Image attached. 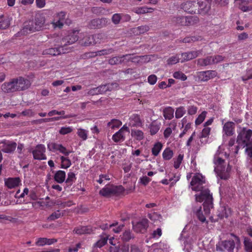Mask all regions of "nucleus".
Instances as JSON below:
<instances>
[{
    "label": "nucleus",
    "mask_w": 252,
    "mask_h": 252,
    "mask_svg": "<svg viewBox=\"0 0 252 252\" xmlns=\"http://www.w3.org/2000/svg\"><path fill=\"white\" fill-rule=\"evenodd\" d=\"M174 110L171 107H165L163 110V115L166 120H171L174 117Z\"/></svg>",
    "instance_id": "obj_30"
},
{
    "label": "nucleus",
    "mask_w": 252,
    "mask_h": 252,
    "mask_svg": "<svg viewBox=\"0 0 252 252\" xmlns=\"http://www.w3.org/2000/svg\"><path fill=\"white\" fill-rule=\"evenodd\" d=\"M60 159L61 160V168L67 169L71 166V162L68 158L62 156H61Z\"/></svg>",
    "instance_id": "obj_37"
},
{
    "label": "nucleus",
    "mask_w": 252,
    "mask_h": 252,
    "mask_svg": "<svg viewBox=\"0 0 252 252\" xmlns=\"http://www.w3.org/2000/svg\"><path fill=\"white\" fill-rule=\"evenodd\" d=\"M211 128L205 127L202 130L201 134V138H206L209 136L210 133Z\"/></svg>",
    "instance_id": "obj_63"
},
{
    "label": "nucleus",
    "mask_w": 252,
    "mask_h": 252,
    "mask_svg": "<svg viewBox=\"0 0 252 252\" xmlns=\"http://www.w3.org/2000/svg\"><path fill=\"white\" fill-rule=\"evenodd\" d=\"M107 21L105 18H97L91 20L88 27L92 29H100L106 25Z\"/></svg>",
    "instance_id": "obj_16"
},
{
    "label": "nucleus",
    "mask_w": 252,
    "mask_h": 252,
    "mask_svg": "<svg viewBox=\"0 0 252 252\" xmlns=\"http://www.w3.org/2000/svg\"><path fill=\"white\" fill-rule=\"evenodd\" d=\"M173 151L169 148H166L162 153V158L165 160H169L173 157Z\"/></svg>",
    "instance_id": "obj_39"
},
{
    "label": "nucleus",
    "mask_w": 252,
    "mask_h": 252,
    "mask_svg": "<svg viewBox=\"0 0 252 252\" xmlns=\"http://www.w3.org/2000/svg\"><path fill=\"white\" fill-rule=\"evenodd\" d=\"M231 235L234 237V239H229L219 243L216 245L217 251L221 252H233L235 246H237V248L238 246L240 245L241 242L239 237L233 233H231Z\"/></svg>",
    "instance_id": "obj_3"
},
{
    "label": "nucleus",
    "mask_w": 252,
    "mask_h": 252,
    "mask_svg": "<svg viewBox=\"0 0 252 252\" xmlns=\"http://www.w3.org/2000/svg\"><path fill=\"white\" fill-rule=\"evenodd\" d=\"M79 31L77 30H73L69 32L68 34L63 37L60 41V45L62 48H67L68 51H70V49L67 48V46L72 44L77 41L78 39Z\"/></svg>",
    "instance_id": "obj_8"
},
{
    "label": "nucleus",
    "mask_w": 252,
    "mask_h": 252,
    "mask_svg": "<svg viewBox=\"0 0 252 252\" xmlns=\"http://www.w3.org/2000/svg\"><path fill=\"white\" fill-rule=\"evenodd\" d=\"M149 30V27L148 26H141L135 28L134 32L137 34H143Z\"/></svg>",
    "instance_id": "obj_52"
},
{
    "label": "nucleus",
    "mask_w": 252,
    "mask_h": 252,
    "mask_svg": "<svg viewBox=\"0 0 252 252\" xmlns=\"http://www.w3.org/2000/svg\"><path fill=\"white\" fill-rule=\"evenodd\" d=\"M186 110L184 106H180L176 109L175 111V117L180 119L186 113Z\"/></svg>",
    "instance_id": "obj_49"
},
{
    "label": "nucleus",
    "mask_w": 252,
    "mask_h": 252,
    "mask_svg": "<svg viewBox=\"0 0 252 252\" xmlns=\"http://www.w3.org/2000/svg\"><path fill=\"white\" fill-rule=\"evenodd\" d=\"M175 21L179 25L188 26L197 23L199 19L197 16H179L175 18Z\"/></svg>",
    "instance_id": "obj_9"
},
{
    "label": "nucleus",
    "mask_w": 252,
    "mask_h": 252,
    "mask_svg": "<svg viewBox=\"0 0 252 252\" xmlns=\"http://www.w3.org/2000/svg\"><path fill=\"white\" fill-rule=\"evenodd\" d=\"M205 183L204 177L200 173H196L192 177L190 183L191 189L195 191H201L198 195H195L196 200L203 202V209L206 215H209L211 209L213 207V196L208 189H203V185Z\"/></svg>",
    "instance_id": "obj_1"
},
{
    "label": "nucleus",
    "mask_w": 252,
    "mask_h": 252,
    "mask_svg": "<svg viewBox=\"0 0 252 252\" xmlns=\"http://www.w3.org/2000/svg\"><path fill=\"white\" fill-rule=\"evenodd\" d=\"M214 162L216 165L215 171L218 176L223 180H227L229 178V172L231 168L228 165L225 169V161L221 158L216 155L214 158Z\"/></svg>",
    "instance_id": "obj_4"
},
{
    "label": "nucleus",
    "mask_w": 252,
    "mask_h": 252,
    "mask_svg": "<svg viewBox=\"0 0 252 252\" xmlns=\"http://www.w3.org/2000/svg\"><path fill=\"white\" fill-rule=\"evenodd\" d=\"M130 56V54H126L121 56L113 57L109 60L108 63L111 65L119 64L124 62L125 60H126L127 62H139L140 59L147 58V56H136L133 58H131Z\"/></svg>",
    "instance_id": "obj_7"
},
{
    "label": "nucleus",
    "mask_w": 252,
    "mask_h": 252,
    "mask_svg": "<svg viewBox=\"0 0 252 252\" xmlns=\"http://www.w3.org/2000/svg\"><path fill=\"white\" fill-rule=\"evenodd\" d=\"M125 133L118 130L112 136V140L116 143L123 142L125 140Z\"/></svg>",
    "instance_id": "obj_36"
},
{
    "label": "nucleus",
    "mask_w": 252,
    "mask_h": 252,
    "mask_svg": "<svg viewBox=\"0 0 252 252\" xmlns=\"http://www.w3.org/2000/svg\"><path fill=\"white\" fill-rule=\"evenodd\" d=\"M181 8L184 11L190 13H197L204 14L208 12L209 7H207L205 1H199L189 0L183 2L181 5Z\"/></svg>",
    "instance_id": "obj_2"
},
{
    "label": "nucleus",
    "mask_w": 252,
    "mask_h": 252,
    "mask_svg": "<svg viewBox=\"0 0 252 252\" xmlns=\"http://www.w3.org/2000/svg\"><path fill=\"white\" fill-rule=\"evenodd\" d=\"M154 10V9L153 8L143 6L138 8L136 12L138 14H145L152 12Z\"/></svg>",
    "instance_id": "obj_50"
},
{
    "label": "nucleus",
    "mask_w": 252,
    "mask_h": 252,
    "mask_svg": "<svg viewBox=\"0 0 252 252\" xmlns=\"http://www.w3.org/2000/svg\"><path fill=\"white\" fill-rule=\"evenodd\" d=\"M130 124L131 126L142 127L143 122L140 115L136 114H132L130 117Z\"/></svg>",
    "instance_id": "obj_22"
},
{
    "label": "nucleus",
    "mask_w": 252,
    "mask_h": 252,
    "mask_svg": "<svg viewBox=\"0 0 252 252\" xmlns=\"http://www.w3.org/2000/svg\"><path fill=\"white\" fill-rule=\"evenodd\" d=\"M24 30L27 32L29 31L30 32H33L39 31L35 25L33 21H29L25 23Z\"/></svg>",
    "instance_id": "obj_32"
},
{
    "label": "nucleus",
    "mask_w": 252,
    "mask_h": 252,
    "mask_svg": "<svg viewBox=\"0 0 252 252\" xmlns=\"http://www.w3.org/2000/svg\"><path fill=\"white\" fill-rule=\"evenodd\" d=\"M252 136V130L250 129H247L246 127H243L241 131L239 132L237 138V143L238 145L236 146L235 154H237L239 149V147L244 148L249 145L250 142V139Z\"/></svg>",
    "instance_id": "obj_5"
},
{
    "label": "nucleus",
    "mask_w": 252,
    "mask_h": 252,
    "mask_svg": "<svg viewBox=\"0 0 252 252\" xmlns=\"http://www.w3.org/2000/svg\"><path fill=\"white\" fill-rule=\"evenodd\" d=\"M217 75V72L215 70L200 71L198 73L197 75L199 79L203 82L207 81L215 77Z\"/></svg>",
    "instance_id": "obj_13"
},
{
    "label": "nucleus",
    "mask_w": 252,
    "mask_h": 252,
    "mask_svg": "<svg viewBox=\"0 0 252 252\" xmlns=\"http://www.w3.org/2000/svg\"><path fill=\"white\" fill-rule=\"evenodd\" d=\"M45 153L46 148L45 145L41 144H38L32 151L33 158L34 159L38 160H45L47 159Z\"/></svg>",
    "instance_id": "obj_10"
},
{
    "label": "nucleus",
    "mask_w": 252,
    "mask_h": 252,
    "mask_svg": "<svg viewBox=\"0 0 252 252\" xmlns=\"http://www.w3.org/2000/svg\"><path fill=\"white\" fill-rule=\"evenodd\" d=\"M77 134L83 141L87 140L88 138V131L84 129L81 128L77 129Z\"/></svg>",
    "instance_id": "obj_46"
},
{
    "label": "nucleus",
    "mask_w": 252,
    "mask_h": 252,
    "mask_svg": "<svg viewBox=\"0 0 252 252\" xmlns=\"http://www.w3.org/2000/svg\"><path fill=\"white\" fill-rule=\"evenodd\" d=\"M73 131V128L71 126H63L60 130L59 133L62 135H65L71 133Z\"/></svg>",
    "instance_id": "obj_56"
},
{
    "label": "nucleus",
    "mask_w": 252,
    "mask_h": 252,
    "mask_svg": "<svg viewBox=\"0 0 252 252\" xmlns=\"http://www.w3.org/2000/svg\"><path fill=\"white\" fill-rule=\"evenodd\" d=\"M197 64L201 66H206L213 64V56H207L205 58H200L197 60Z\"/></svg>",
    "instance_id": "obj_27"
},
{
    "label": "nucleus",
    "mask_w": 252,
    "mask_h": 252,
    "mask_svg": "<svg viewBox=\"0 0 252 252\" xmlns=\"http://www.w3.org/2000/svg\"><path fill=\"white\" fill-rule=\"evenodd\" d=\"M122 19V13H116L112 16V21L114 24L117 25L119 24Z\"/></svg>",
    "instance_id": "obj_59"
},
{
    "label": "nucleus",
    "mask_w": 252,
    "mask_h": 252,
    "mask_svg": "<svg viewBox=\"0 0 252 252\" xmlns=\"http://www.w3.org/2000/svg\"><path fill=\"white\" fill-rule=\"evenodd\" d=\"M122 125V122L118 119H113L107 123V127L111 130L119 128Z\"/></svg>",
    "instance_id": "obj_33"
},
{
    "label": "nucleus",
    "mask_w": 252,
    "mask_h": 252,
    "mask_svg": "<svg viewBox=\"0 0 252 252\" xmlns=\"http://www.w3.org/2000/svg\"><path fill=\"white\" fill-rule=\"evenodd\" d=\"M161 235L162 230L160 228H157L156 230H154L152 234V237L156 239L159 238Z\"/></svg>",
    "instance_id": "obj_64"
},
{
    "label": "nucleus",
    "mask_w": 252,
    "mask_h": 252,
    "mask_svg": "<svg viewBox=\"0 0 252 252\" xmlns=\"http://www.w3.org/2000/svg\"><path fill=\"white\" fill-rule=\"evenodd\" d=\"M235 124L232 122H227L223 126V132L227 136L233 135L235 133Z\"/></svg>",
    "instance_id": "obj_19"
},
{
    "label": "nucleus",
    "mask_w": 252,
    "mask_h": 252,
    "mask_svg": "<svg viewBox=\"0 0 252 252\" xmlns=\"http://www.w3.org/2000/svg\"><path fill=\"white\" fill-rule=\"evenodd\" d=\"M207 112L203 111L197 118L196 119L195 121V124L196 125L198 126L201 124L205 120L206 117Z\"/></svg>",
    "instance_id": "obj_51"
},
{
    "label": "nucleus",
    "mask_w": 252,
    "mask_h": 252,
    "mask_svg": "<svg viewBox=\"0 0 252 252\" xmlns=\"http://www.w3.org/2000/svg\"><path fill=\"white\" fill-rule=\"evenodd\" d=\"M73 233L78 234H90L93 232L92 227L90 226H79L74 228Z\"/></svg>",
    "instance_id": "obj_20"
},
{
    "label": "nucleus",
    "mask_w": 252,
    "mask_h": 252,
    "mask_svg": "<svg viewBox=\"0 0 252 252\" xmlns=\"http://www.w3.org/2000/svg\"><path fill=\"white\" fill-rule=\"evenodd\" d=\"M20 183L21 180L19 177L9 178L4 180L5 186L9 189L18 187Z\"/></svg>",
    "instance_id": "obj_21"
},
{
    "label": "nucleus",
    "mask_w": 252,
    "mask_h": 252,
    "mask_svg": "<svg viewBox=\"0 0 252 252\" xmlns=\"http://www.w3.org/2000/svg\"><path fill=\"white\" fill-rule=\"evenodd\" d=\"M237 4L239 5V8L243 11L246 12L250 10L251 8L247 5L252 3V0H235Z\"/></svg>",
    "instance_id": "obj_24"
},
{
    "label": "nucleus",
    "mask_w": 252,
    "mask_h": 252,
    "mask_svg": "<svg viewBox=\"0 0 252 252\" xmlns=\"http://www.w3.org/2000/svg\"><path fill=\"white\" fill-rule=\"evenodd\" d=\"M201 40H202L201 36L196 35V36L186 37L183 39L182 42L184 43H191L192 42Z\"/></svg>",
    "instance_id": "obj_47"
},
{
    "label": "nucleus",
    "mask_w": 252,
    "mask_h": 252,
    "mask_svg": "<svg viewBox=\"0 0 252 252\" xmlns=\"http://www.w3.org/2000/svg\"><path fill=\"white\" fill-rule=\"evenodd\" d=\"M114 51L113 48L105 49L96 52V56H102L110 54Z\"/></svg>",
    "instance_id": "obj_55"
},
{
    "label": "nucleus",
    "mask_w": 252,
    "mask_h": 252,
    "mask_svg": "<svg viewBox=\"0 0 252 252\" xmlns=\"http://www.w3.org/2000/svg\"><path fill=\"white\" fill-rule=\"evenodd\" d=\"M35 245L38 247H43L46 245V237H39L35 239Z\"/></svg>",
    "instance_id": "obj_58"
},
{
    "label": "nucleus",
    "mask_w": 252,
    "mask_h": 252,
    "mask_svg": "<svg viewBox=\"0 0 252 252\" xmlns=\"http://www.w3.org/2000/svg\"><path fill=\"white\" fill-rule=\"evenodd\" d=\"M63 212H61L60 210H57L51 214L47 218L49 221H53L58 219L63 216Z\"/></svg>",
    "instance_id": "obj_44"
},
{
    "label": "nucleus",
    "mask_w": 252,
    "mask_h": 252,
    "mask_svg": "<svg viewBox=\"0 0 252 252\" xmlns=\"http://www.w3.org/2000/svg\"><path fill=\"white\" fill-rule=\"evenodd\" d=\"M124 188L122 185L115 186L113 184H107L104 186L99 191V194L105 197L112 196H119L124 193Z\"/></svg>",
    "instance_id": "obj_6"
},
{
    "label": "nucleus",
    "mask_w": 252,
    "mask_h": 252,
    "mask_svg": "<svg viewBox=\"0 0 252 252\" xmlns=\"http://www.w3.org/2000/svg\"><path fill=\"white\" fill-rule=\"evenodd\" d=\"M198 108L194 105H189L188 107V114L189 115H193L197 113Z\"/></svg>",
    "instance_id": "obj_60"
},
{
    "label": "nucleus",
    "mask_w": 252,
    "mask_h": 252,
    "mask_svg": "<svg viewBox=\"0 0 252 252\" xmlns=\"http://www.w3.org/2000/svg\"><path fill=\"white\" fill-rule=\"evenodd\" d=\"M244 245L246 252H252V240L248 237H245Z\"/></svg>",
    "instance_id": "obj_42"
},
{
    "label": "nucleus",
    "mask_w": 252,
    "mask_h": 252,
    "mask_svg": "<svg viewBox=\"0 0 252 252\" xmlns=\"http://www.w3.org/2000/svg\"><path fill=\"white\" fill-rule=\"evenodd\" d=\"M108 236L106 234H102L100 236L99 239L93 245L94 248H101L107 242Z\"/></svg>",
    "instance_id": "obj_26"
},
{
    "label": "nucleus",
    "mask_w": 252,
    "mask_h": 252,
    "mask_svg": "<svg viewBox=\"0 0 252 252\" xmlns=\"http://www.w3.org/2000/svg\"><path fill=\"white\" fill-rule=\"evenodd\" d=\"M131 135L138 141H141L144 138L143 132L139 129H132L131 130Z\"/></svg>",
    "instance_id": "obj_35"
},
{
    "label": "nucleus",
    "mask_w": 252,
    "mask_h": 252,
    "mask_svg": "<svg viewBox=\"0 0 252 252\" xmlns=\"http://www.w3.org/2000/svg\"><path fill=\"white\" fill-rule=\"evenodd\" d=\"M66 13L63 11H61L57 14L58 20L56 22H53V25L54 28H59L61 29L63 28V24H67L66 21Z\"/></svg>",
    "instance_id": "obj_17"
},
{
    "label": "nucleus",
    "mask_w": 252,
    "mask_h": 252,
    "mask_svg": "<svg viewBox=\"0 0 252 252\" xmlns=\"http://www.w3.org/2000/svg\"><path fill=\"white\" fill-rule=\"evenodd\" d=\"M10 21L8 20H3L0 21V29L5 30L10 26Z\"/></svg>",
    "instance_id": "obj_61"
},
{
    "label": "nucleus",
    "mask_w": 252,
    "mask_h": 252,
    "mask_svg": "<svg viewBox=\"0 0 252 252\" xmlns=\"http://www.w3.org/2000/svg\"><path fill=\"white\" fill-rule=\"evenodd\" d=\"M161 123L157 121H153L149 126L150 133L151 135H155L159 130Z\"/></svg>",
    "instance_id": "obj_25"
},
{
    "label": "nucleus",
    "mask_w": 252,
    "mask_h": 252,
    "mask_svg": "<svg viewBox=\"0 0 252 252\" xmlns=\"http://www.w3.org/2000/svg\"><path fill=\"white\" fill-rule=\"evenodd\" d=\"M14 79L15 82H16L17 91L26 90L31 86L30 81L27 79H25L22 77L14 78Z\"/></svg>",
    "instance_id": "obj_15"
},
{
    "label": "nucleus",
    "mask_w": 252,
    "mask_h": 252,
    "mask_svg": "<svg viewBox=\"0 0 252 252\" xmlns=\"http://www.w3.org/2000/svg\"><path fill=\"white\" fill-rule=\"evenodd\" d=\"M122 240L124 242H128L132 238H133V235L129 230H126L122 235H121Z\"/></svg>",
    "instance_id": "obj_45"
},
{
    "label": "nucleus",
    "mask_w": 252,
    "mask_h": 252,
    "mask_svg": "<svg viewBox=\"0 0 252 252\" xmlns=\"http://www.w3.org/2000/svg\"><path fill=\"white\" fill-rule=\"evenodd\" d=\"M173 76L177 79H180L182 81H185L187 79V76L182 72L178 71L173 73Z\"/></svg>",
    "instance_id": "obj_53"
},
{
    "label": "nucleus",
    "mask_w": 252,
    "mask_h": 252,
    "mask_svg": "<svg viewBox=\"0 0 252 252\" xmlns=\"http://www.w3.org/2000/svg\"><path fill=\"white\" fill-rule=\"evenodd\" d=\"M149 226V221L147 219H143L135 224H133V228L136 232H145Z\"/></svg>",
    "instance_id": "obj_14"
},
{
    "label": "nucleus",
    "mask_w": 252,
    "mask_h": 252,
    "mask_svg": "<svg viewBox=\"0 0 252 252\" xmlns=\"http://www.w3.org/2000/svg\"><path fill=\"white\" fill-rule=\"evenodd\" d=\"M196 215L198 220L202 222H204L206 221V218L203 214L201 206L196 210Z\"/></svg>",
    "instance_id": "obj_54"
},
{
    "label": "nucleus",
    "mask_w": 252,
    "mask_h": 252,
    "mask_svg": "<svg viewBox=\"0 0 252 252\" xmlns=\"http://www.w3.org/2000/svg\"><path fill=\"white\" fill-rule=\"evenodd\" d=\"M252 79V69H249L247 70L246 75L242 76V80L246 83V81Z\"/></svg>",
    "instance_id": "obj_62"
},
{
    "label": "nucleus",
    "mask_w": 252,
    "mask_h": 252,
    "mask_svg": "<svg viewBox=\"0 0 252 252\" xmlns=\"http://www.w3.org/2000/svg\"><path fill=\"white\" fill-rule=\"evenodd\" d=\"M62 144H58L55 142H50L47 144V148L49 151L55 152L59 151L61 148Z\"/></svg>",
    "instance_id": "obj_43"
},
{
    "label": "nucleus",
    "mask_w": 252,
    "mask_h": 252,
    "mask_svg": "<svg viewBox=\"0 0 252 252\" xmlns=\"http://www.w3.org/2000/svg\"><path fill=\"white\" fill-rule=\"evenodd\" d=\"M17 147V143L15 142H8L5 143L1 149L5 153L11 154L14 152Z\"/></svg>",
    "instance_id": "obj_23"
},
{
    "label": "nucleus",
    "mask_w": 252,
    "mask_h": 252,
    "mask_svg": "<svg viewBox=\"0 0 252 252\" xmlns=\"http://www.w3.org/2000/svg\"><path fill=\"white\" fill-rule=\"evenodd\" d=\"M93 35L94 38L95 44L97 43H100L101 42H103L107 38L106 34L103 33L95 34Z\"/></svg>",
    "instance_id": "obj_40"
},
{
    "label": "nucleus",
    "mask_w": 252,
    "mask_h": 252,
    "mask_svg": "<svg viewBox=\"0 0 252 252\" xmlns=\"http://www.w3.org/2000/svg\"><path fill=\"white\" fill-rule=\"evenodd\" d=\"M163 147L162 144L160 142H157L154 144L152 148L151 152L152 155L157 157L158 155Z\"/></svg>",
    "instance_id": "obj_34"
},
{
    "label": "nucleus",
    "mask_w": 252,
    "mask_h": 252,
    "mask_svg": "<svg viewBox=\"0 0 252 252\" xmlns=\"http://www.w3.org/2000/svg\"><path fill=\"white\" fill-rule=\"evenodd\" d=\"M79 42L81 45L85 46L95 44L93 35H89L84 36L83 39L79 41Z\"/></svg>",
    "instance_id": "obj_28"
},
{
    "label": "nucleus",
    "mask_w": 252,
    "mask_h": 252,
    "mask_svg": "<svg viewBox=\"0 0 252 252\" xmlns=\"http://www.w3.org/2000/svg\"><path fill=\"white\" fill-rule=\"evenodd\" d=\"M76 177L74 173L69 172L67 174V178L65 180V183L67 186H71L75 182Z\"/></svg>",
    "instance_id": "obj_41"
},
{
    "label": "nucleus",
    "mask_w": 252,
    "mask_h": 252,
    "mask_svg": "<svg viewBox=\"0 0 252 252\" xmlns=\"http://www.w3.org/2000/svg\"><path fill=\"white\" fill-rule=\"evenodd\" d=\"M184 155V154H180L176 159L174 160V167L175 169H178L180 167L181 164L182 163Z\"/></svg>",
    "instance_id": "obj_48"
},
{
    "label": "nucleus",
    "mask_w": 252,
    "mask_h": 252,
    "mask_svg": "<svg viewBox=\"0 0 252 252\" xmlns=\"http://www.w3.org/2000/svg\"><path fill=\"white\" fill-rule=\"evenodd\" d=\"M54 45L57 47L50 48L43 50L42 54L43 55H49L56 56L61 54H65L69 52L67 48H62L60 44H55Z\"/></svg>",
    "instance_id": "obj_11"
},
{
    "label": "nucleus",
    "mask_w": 252,
    "mask_h": 252,
    "mask_svg": "<svg viewBox=\"0 0 252 252\" xmlns=\"http://www.w3.org/2000/svg\"><path fill=\"white\" fill-rule=\"evenodd\" d=\"M45 17L41 15H36L35 18V21H33L35 25L39 31L41 30L43 26L45 23Z\"/></svg>",
    "instance_id": "obj_31"
},
{
    "label": "nucleus",
    "mask_w": 252,
    "mask_h": 252,
    "mask_svg": "<svg viewBox=\"0 0 252 252\" xmlns=\"http://www.w3.org/2000/svg\"><path fill=\"white\" fill-rule=\"evenodd\" d=\"M202 53V50H195V51H191L188 52H185L182 54V57L183 58V61H182L181 62H183L185 61H188L193 59L196 58L199 55H201Z\"/></svg>",
    "instance_id": "obj_18"
},
{
    "label": "nucleus",
    "mask_w": 252,
    "mask_h": 252,
    "mask_svg": "<svg viewBox=\"0 0 252 252\" xmlns=\"http://www.w3.org/2000/svg\"><path fill=\"white\" fill-rule=\"evenodd\" d=\"M170 127H167L164 131L163 135L165 138L167 139L171 135L172 130H174L176 127V124L175 123H170Z\"/></svg>",
    "instance_id": "obj_38"
},
{
    "label": "nucleus",
    "mask_w": 252,
    "mask_h": 252,
    "mask_svg": "<svg viewBox=\"0 0 252 252\" xmlns=\"http://www.w3.org/2000/svg\"><path fill=\"white\" fill-rule=\"evenodd\" d=\"M66 173L63 170H59L56 172L54 175V180L58 183H63L65 179Z\"/></svg>",
    "instance_id": "obj_29"
},
{
    "label": "nucleus",
    "mask_w": 252,
    "mask_h": 252,
    "mask_svg": "<svg viewBox=\"0 0 252 252\" xmlns=\"http://www.w3.org/2000/svg\"><path fill=\"white\" fill-rule=\"evenodd\" d=\"M179 62V55H176L175 56H173L170 57L167 61V63L168 64H174L177 63Z\"/></svg>",
    "instance_id": "obj_57"
},
{
    "label": "nucleus",
    "mask_w": 252,
    "mask_h": 252,
    "mask_svg": "<svg viewBox=\"0 0 252 252\" xmlns=\"http://www.w3.org/2000/svg\"><path fill=\"white\" fill-rule=\"evenodd\" d=\"M1 90L4 93H12L17 91V86L15 79H12L9 82H4L1 87Z\"/></svg>",
    "instance_id": "obj_12"
}]
</instances>
